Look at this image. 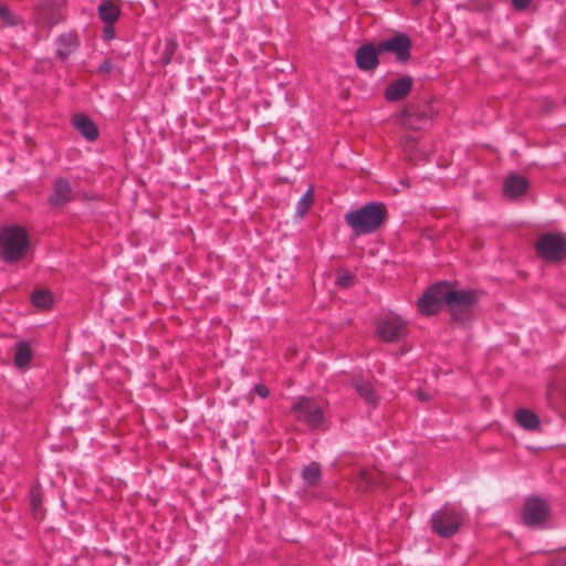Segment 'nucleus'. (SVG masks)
Segmentation results:
<instances>
[{"instance_id":"obj_1","label":"nucleus","mask_w":566,"mask_h":566,"mask_svg":"<svg viewBox=\"0 0 566 566\" xmlns=\"http://www.w3.org/2000/svg\"><path fill=\"white\" fill-rule=\"evenodd\" d=\"M480 301V293L472 289H455L448 281L430 285L419 297L417 305L422 315H436L442 307L450 313V323L463 328L474 319V308Z\"/></svg>"},{"instance_id":"obj_2","label":"nucleus","mask_w":566,"mask_h":566,"mask_svg":"<svg viewBox=\"0 0 566 566\" xmlns=\"http://www.w3.org/2000/svg\"><path fill=\"white\" fill-rule=\"evenodd\" d=\"M345 222L357 237L376 232L388 219V209L384 202L370 201L356 210L348 211Z\"/></svg>"},{"instance_id":"obj_3","label":"nucleus","mask_w":566,"mask_h":566,"mask_svg":"<svg viewBox=\"0 0 566 566\" xmlns=\"http://www.w3.org/2000/svg\"><path fill=\"white\" fill-rule=\"evenodd\" d=\"M30 248V238L24 228L18 224L0 229V259L6 263L22 260Z\"/></svg>"},{"instance_id":"obj_4","label":"nucleus","mask_w":566,"mask_h":566,"mask_svg":"<svg viewBox=\"0 0 566 566\" xmlns=\"http://www.w3.org/2000/svg\"><path fill=\"white\" fill-rule=\"evenodd\" d=\"M462 522V512L446 504L432 514L431 528L440 537L450 538L460 531Z\"/></svg>"},{"instance_id":"obj_5","label":"nucleus","mask_w":566,"mask_h":566,"mask_svg":"<svg viewBox=\"0 0 566 566\" xmlns=\"http://www.w3.org/2000/svg\"><path fill=\"white\" fill-rule=\"evenodd\" d=\"M535 250L538 256L548 262L564 261L566 260V239L557 233H544L538 238Z\"/></svg>"},{"instance_id":"obj_6","label":"nucleus","mask_w":566,"mask_h":566,"mask_svg":"<svg viewBox=\"0 0 566 566\" xmlns=\"http://www.w3.org/2000/svg\"><path fill=\"white\" fill-rule=\"evenodd\" d=\"M291 410L298 421L305 422L312 429L321 427L324 422V411L313 398L300 397L293 402Z\"/></svg>"},{"instance_id":"obj_7","label":"nucleus","mask_w":566,"mask_h":566,"mask_svg":"<svg viewBox=\"0 0 566 566\" xmlns=\"http://www.w3.org/2000/svg\"><path fill=\"white\" fill-rule=\"evenodd\" d=\"M433 113L430 102L427 99L422 105L412 103L402 109L400 122L409 129H423L430 124Z\"/></svg>"},{"instance_id":"obj_8","label":"nucleus","mask_w":566,"mask_h":566,"mask_svg":"<svg viewBox=\"0 0 566 566\" xmlns=\"http://www.w3.org/2000/svg\"><path fill=\"white\" fill-rule=\"evenodd\" d=\"M376 333L385 342H399L407 335V322L398 315L388 314L377 322Z\"/></svg>"},{"instance_id":"obj_9","label":"nucleus","mask_w":566,"mask_h":566,"mask_svg":"<svg viewBox=\"0 0 566 566\" xmlns=\"http://www.w3.org/2000/svg\"><path fill=\"white\" fill-rule=\"evenodd\" d=\"M411 39L402 32L395 33L391 38L378 43L381 53H394L399 63H406L411 57Z\"/></svg>"},{"instance_id":"obj_10","label":"nucleus","mask_w":566,"mask_h":566,"mask_svg":"<svg viewBox=\"0 0 566 566\" xmlns=\"http://www.w3.org/2000/svg\"><path fill=\"white\" fill-rule=\"evenodd\" d=\"M548 516L549 507L544 500L531 496L525 501L522 510V521L526 526H542Z\"/></svg>"},{"instance_id":"obj_11","label":"nucleus","mask_w":566,"mask_h":566,"mask_svg":"<svg viewBox=\"0 0 566 566\" xmlns=\"http://www.w3.org/2000/svg\"><path fill=\"white\" fill-rule=\"evenodd\" d=\"M380 51H378V44L365 43L359 46L355 52V63L357 69L364 72H370L378 67Z\"/></svg>"},{"instance_id":"obj_12","label":"nucleus","mask_w":566,"mask_h":566,"mask_svg":"<svg viewBox=\"0 0 566 566\" xmlns=\"http://www.w3.org/2000/svg\"><path fill=\"white\" fill-rule=\"evenodd\" d=\"M413 78L406 74L391 81L385 88L384 96L387 102L395 103L402 101L412 90Z\"/></svg>"},{"instance_id":"obj_13","label":"nucleus","mask_w":566,"mask_h":566,"mask_svg":"<svg viewBox=\"0 0 566 566\" xmlns=\"http://www.w3.org/2000/svg\"><path fill=\"white\" fill-rule=\"evenodd\" d=\"M73 199V190L70 181L64 177H59L53 182V192L48 198V203L52 208H63Z\"/></svg>"},{"instance_id":"obj_14","label":"nucleus","mask_w":566,"mask_h":566,"mask_svg":"<svg viewBox=\"0 0 566 566\" xmlns=\"http://www.w3.org/2000/svg\"><path fill=\"white\" fill-rule=\"evenodd\" d=\"M530 188L526 177L518 172H511L503 182V195L510 199H517L525 195Z\"/></svg>"},{"instance_id":"obj_15","label":"nucleus","mask_w":566,"mask_h":566,"mask_svg":"<svg viewBox=\"0 0 566 566\" xmlns=\"http://www.w3.org/2000/svg\"><path fill=\"white\" fill-rule=\"evenodd\" d=\"M72 124L74 128L88 142H94L98 138V127L86 114H75L72 118Z\"/></svg>"},{"instance_id":"obj_16","label":"nucleus","mask_w":566,"mask_h":566,"mask_svg":"<svg viewBox=\"0 0 566 566\" xmlns=\"http://www.w3.org/2000/svg\"><path fill=\"white\" fill-rule=\"evenodd\" d=\"M352 385L367 405L375 407L378 403L379 397L369 380L361 376H353Z\"/></svg>"},{"instance_id":"obj_17","label":"nucleus","mask_w":566,"mask_h":566,"mask_svg":"<svg viewBox=\"0 0 566 566\" xmlns=\"http://www.w3.org/2000/svg\"><path fill=\"white\" fill-rule=\"evenodd\" d=\"M56 54L62 60L65 61L69 56L75 52L80 45L78 36L74 32H67L61 34L56 40Z\"/></svg>"},{"instance_id":"obj_18","label":"nucleus","mask_w":566,"mask_h":566,"mask_svg":"<svg viewBox=\"0 0 566 566\" xmlns=\"http://www.w3.org/2000/svg\"><path fill=\"white\" fill-rule=\"evenodd\" d=\"M514 417L516 422L525 430L537 431L541 428L538 416L526 408L517 409Z\"/></svg>"},{"instance_id":"obj_19","label":"nucleus","mask_w":566,"mask_h":566,"mask_svg":"<svg viewBox=\"0 0 566 566\" xmlns=\"http://www.w3.org/2000/svg\"><path fill=\"white\" fill-rule=\"evenodd\" d=\"M97 12L98 18L105 24H114L120 14L119 8L109 0H103L97 8Z\"/></svg>"},{"instance_id":"obj_20","label":"nucleus","mask_w":566,"mask_h":566,"mask_svg":"<svg viewBox=\"0 0 566 566\" xmlns=\"http://www.w3.org/2000/svg\"><path fill=\"white\" fill-rule=\"evenodd\" d=\"M30 510L34 518L41 520L44 517L41 488L39 485H33L30 490Z\"/></svg>"},{"instance_id":"obj_21","label":"nucleus","mask_w":566,"mask_h":566,"mask_svg":"<svg viewBox=\"0 0 566 566\" xmlns=\"http://www.w3.org/2000/svg\"><path fill=\"white\" fill-rule=\"evenodd\" d=\"M301 475L307 485L316 486L322 479V470L319 463L312 462L311 464L304 467L302 469Z\"/></svg>"},{"instance_id":"obj_22","label":"nucleus","mask_w":566,"mask_h":566,"mask_svg":"<svg viewBox=\"0 0 566 566\" xmlns=\"http://www.w3.org/2000/svg\"><path fill=\"white\" fill-rule=\"evenodd\" d=\"M31 358H32V350H31L30 345L24 340L19 342L17 345V350H15V355H14L15 366L19 368L25 367L30 364Z\"/></svg>"},{"instance_id":"obj_23","label":"nucleus","mask_w":566,"mask_h":566,"mask_svg":"<svg viewBox=\"0 0 566 566\" xmlns=\"http://www.w3.org/2000/svg\"><path fill=\"white\" fill-rule=\"evenodd\" d=\"M159 48H161L160 53V62L163 65H167L172 61V57L178 49V43L176 40L167 38L164 42H159Z\"/></svg>"},{"instance_id":"obj_24","label":"nucleus","mask_w":566,"mask_h":566,"mask_svg":"<svg viewBox=\"0 0 566 566\" xmlns=\"http://www.w3.org/2000/svg\"><path fill=\"white\" fill-rule=\"evenodd\" d=\"M31 301L35 307L46 310L53 303V295L48 290H35L31 295Z\"/></svg>"},{"instance_id":"obj_25","label":"nucleus","mask_w":566,"mask_h":566,"mask_svg":"<svg viewBox=\"0 0 566 566\" xmlns=\"http://www.w3.org/2000/svg\"><path fill=\"white\" fill-rule=\"evenodd\" d=\"M313 203V189L310 188L303 197L298 200L296 207V214L303 217Z\"/></svg>"},{"instance_id":"obj_26","label":"nucleus","mask_w":566,"mask_h":566,"mask_svg":"<svg viewBox=\"0 0 566 566\" xmlns=\"http://www.w3.org/2000/svg\"><path fill=\"white\" fill-rule=\"evenodd\" d=\"M360 479L365 488L377 486L380 483V474L375 471L364 470L360 472Z\"/></svg>"},{"instance_id":"obj_27","label":"nucleus","mask_w":566,"mask_h":566,"mask_svg":"<svg viewBox=\"0 0 566 566\" xmlns=\"http://www.w3.org/2000/svg\"><path fill=\"white\" fill-rule=\"evenodd\" d=\"M0 20L10 27H13L17 24V18L10 10V8L6 4L0 3Z\"/></svg>"},{"instance_id":"obj_28","label":"nucleus","mask_w":566,"mask_h":566,"mask_svg":"<svg viewBox=\"0 0 566 566\" xmlns=\"http://www.w3.org/2000/svg\"><path fill=\"white\" fill-rule=\"evenodd\" d=\"M43 18L48 21L50 25H54L61 21V15L54 9L44 10L42 12Z\"/></svg>"},{"instance_id":"obj_29","label":"nucleus","mask_w":566,"mask_h":566,"mask_svg":"<svg viewBox=\"0 0 566 566\" xmlns=\"http://www.w3.org/2000/svg\"><path fill=\"white\" fill-rule=\"evenodd\" d=\"M353 279H354V277H353V275H352V274L346 273V274H344V275L338 276V279H337V284H338L340 287H345V289H347V287H349V286L352 285V283H353Z\"/></svg>"},{"instance_id":"obj_30","label":"nucleus","mask_w":566,"mask_h":566,"mask_svg":"<svg viewBox=\"0 0 566 566\" xmlns=\"http://www.w3.org/2000/svg\"><path fill=\"white\" fill-rule=\"evenodd\" d=\"M113 70V64L109 59H105L98 66V72L103 74H108Z\"/></svg>"},{"instance_id":"obj_31","label":"nucleus","mask_w":566,"mask_h":566,"mask_svg":"<svg viewBox=\"0 0 566 566\" xmlns=\"http://www.w3.org/2000/svg\"><path fill=\"white\" fill-rule=\"evenodd\" d=\"M532 0H512L515 10L523 11L528 8Z\"/></svg>"},{"instance_id":"obj_32","label":"nucleus","mask_w":566,"mask_h":566,"mask_svg":"<svg viewBox=\"0 0 566 566\" xmlns=\"http://www.w3.org/2000/svg\"><path fill=\"white\" fill-rule=\"evenodd\" d=\"M114 36H115V31H114L113 24H106L103 29V39L106 41H109V40L114 39Z\"/></svg>"},{"instance_id":"obj_33","label":"nucleus","mask_w":566,"mask_h":566,"mask_svg":"<svg viewBox=\"0 0 566 566\" xmlns=\"http://www.w3.org/2000/svg\"><path fill=\"white\" fill-rule=\"evenodd\" d=\"M253 391L256 395H259L261 398H266L269 396V389L266 388V386H264L262 384H256L253 387Z\"/></svg>"},{"instance_id":"obj_34","label":"nucleus","mask_w":566,"mask_h":566,"mask_svg":"<svg viewBox=\"0 0 566 566\" xmlns=\"http://www.w3.org/2000/svg\"><path fill=\"white\" fill-rule=\"evenodd\" d=\"M416 395H417V398L422 402H427L431 399V396L422 389H418Z\"/></svg>"},{"instance_id":"obj_35","label":"nucleus","mask_w":566,"mask_h":566,"mask_svg":"<svg viewBox=\"0 0 566 566\" xmlns=\"http://www.w3.org/2000/svg\"><path fill=\"white\" fill-rule=\"evenodd\" d=\"M415 145H416V139L413 137H410V136L406 137L403 147L407 151H410Z\"/></svg>"},{"instance_id":"obj_36","label":"nucleus","mask_w":566,"mask_h":566,"mask_svg":"<svg viewBox=\"0 0 566 566\" xmlns=\"http://www.w3.org/2000/svg\"><path fill=\"white\" fill-rule=\"evenodd\" d=\"M553 566H566V556L564 558H559Z\"/></svg>"},{"instance_id":"obj_37","label":"nucleus","mask_w":566,"mask_h":566,"mask_svg":"<svg viewBox=\"0 0 566 566\" xmlns=\"http://www.w3.org/2000/svg\"><path fill=\"white\" fill-rule=\"evenodd\" d=\"M401 184L407 186V185H408V181H406V180H401Z\"/></svg>"}]
</instances>
